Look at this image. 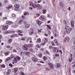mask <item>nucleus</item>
<instances>
[{
  "label": "nucleus",
  "mask_w": 75,
  "mask_h": 75,
  "mask_svg": "<svg viewBox=\"0 0 75 75\" xmlns=\"http://www.w3.org/2000/svg\"><path fill=\"white\" fill-rule=\"evenodd\" d=\"M8 42L9 43H11L12 42V39H10L9 40H8Z\"/></svg>",
  "instance_id": "nucleus-36"
},
{
  "label": "nucleus",
  "mask_w": 75,
  "mask_h": 75,
  "mask_svg": "<svg viewBox=\"0 0 75 75\" xmlns=\"http://www.w3.org/2000/svg\"><path fill=\"white\" fill-rule=\"evenodd\" d=\"M5 67H6V66H5L4 64H2L1 65V68H5Z\"/></svg>",
  "instance_id": "nucleus-41"
},
{
  "label": "nucleus",
  "mask_w": 75,
  "mask_h": 75,
  "mask_svg": "<svg viewBox=\"0 0 75 75\" xmlns=\"http://www.w3.org/2000/svg\"><path fill=\"white\" fill-rule=\"evenodd\" d=\"M22 48L23 50H27V49H28V46L25 45H24L22 47Z\"/></svg>",
  "instance_id": "nucleus-5"
},
{
  "label": "nucleus",
  "mask_w": 75,
  "mask_h": 75,
  "mask_svg": "<svg viewBox=\"0 0 75 75\" xmlns=\"http://www.w3.org/2000/svg\"><path fill=\"white\" fill-rule=\"evenodd\" d=\"M17 32L18 33H23V31L21 30H18L17 31Z\"/></svg>",
  "instance_id": "nucleus-30"
},
{
  "label": "nucleus",
  "mask_w": 75,
  "mask_h": 75,
  "mask_svg": "<svg viewBox=\"0 0 75 75\" xmlns=\"http://www.w3.org/2000/svg\"><path fill=\"white\" fill-rule=\"evenodd\" d=\"M43 59L45 61H46V60L47 59V58L45 56H44L43 57Z\"/></svg>",
  "instance_id": "nucleus-35"
},
{
  "label": "nucleus",
  "mask_w": 75,
  "mask_h": 75,
  "mask_svg": "<svg viewBox=\"0 0 75 75\" xmlns=\"http://www.w3.org/2000/svg\"><path fill=\"white\" fill-rule=\"evenodd\" d=\"M9 74H10V73L8 72V71H7L6 73V75H9Z\"/></svg>",
  "instance_id": "nucleus-59"
},
{
  "label": "nucleus",
  "mask_w": 75,
  "mask_h": 75,
  "mask_svg": "<svg viewBox=\"0 0 75 75\" xmlns=\"http://www.w3.org/2000/svg\"><path fill=\"white\" fill-rule=\"evenodd\" d=\"M42 54L41 53H40L38 55V57L40 58H42Z\"/></svg>",
  "instance_id": "nucleus-25"
},
{
  "label": "nucleus",
  "mask_w": 75,
  "mask_h": 75,
  "mask_svg": "<svg viewBox=\"0 0 75 75\" xmlns=\"http://www.w3.org/2000/svg\"><path fill=\"white\" fill-rule=\"evenodd\" d=\"M54 51L55 52H59V51L58 50V48L57 47H54Z\"/></svg>",
  "instance_id": "nucleus-13"
},
{
  "label": "nucleus",
  "mask_w": 75,
  "mask_h": 75,
  "mask_svg": "<svg viewBox=\"0 0 75 75\" xmlns=\"http://www.w3.org/2000/svg\"><path fill=\"white\" fill-rule=\"evenodd\" d=\"M48 42V40H47V38H45V40L44 41H42V44H45L46 42Z\"/></svg>",
  "instance_id": "nucleus-11"
},
{
  "label": "nucleus",
  "mask_w": 75,
  "mask_h": 75,
  "mask_svg": "<svg viewBox=\"0 0 75 75\" xmlns=\"http://www.w3.org/2000/svg\"><path fill=\"white\" fill-rule=\"evenodd\" d=\"M9 66H10V67H13V65H12V64L10 63L9 64Z\"/></svg>",
  "instance_id": "nucleus-48"
},
{
  "label": "nucleus",
  "mask_w": 75,
  "mask_h": 75,
  "mask_svg": "<svg viewBox=\"0 0 75 75\" xmlns=\"http://www.w3.org/2000/svg\"><path fill=\"white\" fill-rule=\"evenodd\" d=\"M22 18L23 19H24V18H25V16H22Z\"/></svg>",
  "instance_id": "nucleus-56"
},
{
  "label": "nucleus",
  "mask_w": 75,
  "mask_h": 75,
  "mask_svg": "<svg viewBox=\"0 0 75 75\" xmlns=\"http://www.w3.org/2000/svg\"><path fill=\"white\" fill-rule=\"evenodd\" d=\"M21 59V58L20 57H18V56H17L16 57V58L14 60V61L15 63H17V61H20Z\"/></svg>",
  "instance_id": "nucleus-2"
},
{
  "label": "nucleus",
  "mask_w": 75,
  "mask_h": 75,
  "mask_svg": "<svg viewBox=\"0 0 75 75\" xmlns=\"http://www.w3.org/2000/svg\"><path fill=\"white\" fill-rule=\"evenodd\" d=\"M55 56L57 57H59V54L56 53L55 54Z\"/></svg>",
  "instance_id": "nucleus-42"
},
{
  "label": "nucleus",
  "mask_w": 75,
  "mask_h": 75,
  "mask_svg": "<svg viewBox=\"0 0 75 75\" xmlns=\"http://www.w3.org/2000/svg\"><path fill=\"white\" fill-rule=\"evenodd\" d=\"M1 38H2V35H0V40L1 39Z\"/></svg>",
  "instance_id": "nucleus-60"
},
{
  "label": "nucleus",
  "mask_w": 75,
  "mask_h": 75,
  "mask_svg": "<svg viewBox=\"0 0 75 75\" xmlns=\"http://www.w3.org/2000/svg\"><path fill=\"white\" fill-rule=\"evenodd\" d=\"M47 17H48L49 18H50V15L49 14H47Z\"/></svg>",
  "instance_id": "nucleus-61"
},
{
  "label": "nucleus",
  "mask_w": 75,
  "mask_h": 75,
  "mask_svg": "<svg viewBox=\"0 0 75 75\" xmlns=\"http://www.w3.org/2000/svg\"><path fill=\"white\" fill-rule=\"evenodd\" d=\"M4 53L6 56H7V55H8V54H10V52H4Z\"/></svg>",
  "instance_id": "nucleus-21"
},
{
  "label": "nucleus",
  "mask_w": 75,
  "mask_h": 75,
  "mask_svg": "<svg viewBox=\"0 0 75 75\" xmlns=\"http://www.w3.org/2000/svg\"><path fill=\"white\" fill-rule=\"evenodd\" d=\"M71 25L72 27H74V22L73 21H71Z\"/></svg>",
  "instance_id": "nucleus-14"
},
{
  "label": "nucleus",
  "mask_w": 75,
  "mask_h": 75,
  "mask_svg": "<svg viewBox=\"0 0 75 75\" xmlns=\"http://www.w3.org/2000/svg\"><path fill=\"white\" fill-rule=\"evenodd\" d=\"M37 5L35 4H33L32 5V6L34 8H35L36 7Z\"/></svg>",
  "instance_id": "nucleus-17"
},
{
  "label": "nucleus",
  "mask_w": 75,
  "mask_h": 75,
  "mask_svg": "<svg viewBox=\"0 0 75 75\" xmlns=\"http://www.w3.org/2000/svg\"><path fill=\"white\" fill-rule=\"evenodd\" d=\"M23 19H22V20H20L19 22V24H22L23 23Z\"/></svg>",
  "instance_id": "nucleus-28"
},
{
  "label": "nucleus",
  "mask_w": 75,
  "mask_h": 75,
  "mask_svg": "<svg viewBox=\"0 0 75 75\" xmlns=\"http://www.w3.org/2000/svg\"><path fill=\"white\" fill-rule=\"evenodd\" d=\"M59 6L60 7L62 8V9H63V6H64L63 5V4L62 2H60L59 3Z\"/></svg>",
  "instance_id": "nucleus-15"
},
{
  "label": "nucleus",
  "mask_w": 75,
  "mask_h": 75,
  "mask_svg": "<svg viewBox=\"0 0 75 75\" xmlns=\"http://www.w3.org/2000/svg\"><path fill=\"white\" fill-rule=\"evenodd\" d=\"M9 33H10V30L5 31L4 33L5 34H9Z\"/></svg>",
  "instance_id": "nucleus-20"
},
{
  "label": "nucleus",
  "mask_w": 75,
  "mask_h": 75,
  "mask_svg": "<svg viewBox=\"0 0 75 75\" xmlns=\"http://www.w3.org/2000/svg\"><path fill=\"white\" fill-rule=\"evenodd\" d=\"M37 23L38 24H39V25H40V24H41V21H40L39 20H38L37 21Z\"/></svg>",
  "instance_id": "nucleus-27"
},
{
  "label": "nucleus",
  "mask_w": 75,
  "mask_h": 75,
  "mask_svg": "<svg viewBox=\"0 0 75 75\" xmlns=\"http://www.w3.org/2000/svg\"><path fill=\"white\" fill-rule=\"evenodd\" d=\"M36 47L38 48H40V46H39V45H36Z\"/></svg>",
  "instance_id": "nucleus-53"
},
{
  "label": "nucleus",
  "mask_w": 75,
  "mask_h": 75,
  "mask_svg": "<svg viewBox=\"0 0 75 75\" xmlns=\"http://www.w3.org/2000/svg\"><path fill=\"white\" fill-rule=\"evenodd\" d=\"M39 19L41 20H42L43 21H44V20H45V18H44V16H40L39 18Z\"/></svg>",
  "instance_id": "nucleus-12"
},
{
  "label": "nucleus",
  "mask_w": 75,
  "mask_h": 75,
  "mask_svg": "<svg viewBox=\"0 0 75 75\" xmlns=\"http://www.w3.org/2000/svg\"><path fill=\"white\" fill-rule=\"evenodd\" d=\"M54 42L56 44H57L58 43V40L57 39L54 40Z\"/></svg>",
  "instance_id": "nucleus-37"
},
{
  "label": "nucleus",
  "mask_w": 75,
  "mask_h": 75,
  "mask_svg": "<svg viewBox=\"0 0 75 75\" xmlns=\"http://www.w3.org/2000/svg\"><path fill=\"white\" fill-rule=\"evenodd\" d=\"M40 16V14H38L37 15V17H38Z\"/></svg>",
  "instance_id": "nucleus-55"
},
{
  "label": "nucleus",
  "mask_w": 75,
  "mask_h": 75,
  "mask_svg": "<svg viewBox=\"0 0 75 75\" xmlns=\"http://www.w3.org/2000/svg\"><path fill=\"white\" fill-rule=\"evenodd\" d=\"M52 45L53 46H54V45H55V44H54V42L52 41Z\"/></svg>",
  "instance_id": "nucleus-47"
},
{
  "label": "nucleus",
  "mask_w": 75,
  "mask_h": 75,
  "mask_svg": "<svg viewBox=\"0 0 75 75\" xmlns=\"http://www.w3.org/2000/svg\"><path fill=\"white\" fill-rule=\"evenodd\" d=\"M48 65L50 66V67L51 68V69H52L54 68V66L52 64L50 63H48Z\"/></svg>",
  "instance_id": "nucleus-10"
},
{
  "label": "nucleus",
  "mask_w": 75,
  "mask_h": 75,
  "mask_svg": "<svg viewBox=\"0 0 75 75\" xmlns=\"http://www.w3.org/2000/svg\"><path fill=\"white\" fill-rule=\"evenodd\" d=\"M14 6L16 8H18L19 7H20V6H19L18 4H15L14 5Z\"/></svg>",
  "instance_id": "nucleus-19"
},
{
  "label": "nucleus",
  "mask_w": 75,
  "mask_h": 75,
  "mask_svg": "<svg viewBox=\"0 0 75 75\" xmlns=\"http://www.w3.org/2000/svg\"><path fill=\"white\" fill-rule=\"evenodd\" d=\"M37 42H38V43L41 42V39L40 38H38L37 40Z\"/></svg>",
  "instance_id": "nucleus-24"
},
{
  "label": "nucleus",
  "mask_w": 75,
  "mask_h": 75,
  "mask_svg": "<svg viewBox=\"0 0 75 75\" xmlns=\"http://www.w3.org/2000/svg\"><path fill=\"white\" fill-rule=\"evenodd\" d=\"M24 16H28L29 15V13L28 12H26L24 14Z\"/></svg>",
  "instance_id": "nucleus-32"
},
{
  "label": "nucleus",
  "mask_w": 75,
  "mask_h": 75,
  "mask_svg": "<svg viewBox=\"0 0 75 75\" xmlns=\"http://www.w3.org/2000/svg\"><path fill=\"white\" fill-rule=\"evenodd\" d=\"M46 70L47 71H50V68H46Z\"/></svg>",
  "instance_id": "nucleus-43"
},
{
  "label": "nucleus",
  "mask_w": 75,
  "mask_h": 75,
  "mask_svg": "<svg viewBox=\"0 0 75 75\" xmlns=\"http://www.w3.org/2000/svg\"><path fill=\"white\" fill-rule=\"evenodd\" d=\"M8 25H6V26H4L3 27V30H6L8 28Z\"/></svg>",
  "instance_id": "nucleus-9"
},
{
  "label": "nucleus",
  "mask_w": 75,
  "mask_h": 75,
  "mask_svg": "<svg viewBox=\"0 0 75 75\" xmlns=\"http://www.w3.org/2000/svg\"><path fill=\"white\" fill-rule=\"evenodd\" d=\"M70 39L69 37H66L64 38V41L66 43H68Z\"/></svg>",
  "instance_id": "nucleus-4"
},
{
  "label": "nucleus",
  "mask_w": 75,
  "mask_h": 75,
  "mask_svg": "<svg viewBox=\"0 0 75 75\" xmlns=\"http://www.w3.org/2000/svg\"><path fill=\"white\" fill-rule=\"evenodd\" d=\"M47 28H49V29H51V27H50V26L48 25H47Z\"/></svg>",
  "instance_id": "nucleus-52"
},
{
  "label": "nucleus",
  "mask_w": 75,
  "mask_h": 75,
  "mask_svg": "<svg viewBox=\"0 0 75 75\" xmlns=\"http://www.w3.org/2000/svg\"><path fill=\"white\" fill-rule=\"evenodd\" d=\"M8 72H9V73L11 72V70L9 69L8 70Z\"/></svg>",
  "instance_id": "nucleus-54"
},
{
  "label": "nucleus",
  "mask_w": 75,
  "mask_h": 75,
  "mask_svg": "<svg viewBox=\"0 0 75 75\" xmlns=\"http://www.w3.org/2000/svg\"><path fill=\"white\" fill-rule=\"evenodd\" d=\"M40 50L42 51H44V50L43 49V48H42L40 49Z\"/></svg>",
  "instance_id": "nucleus-64"
},
{
  "label": "nucleus",
  "mask_w": 75,
  "mask_h": 75,
  "mask_svg": "<svg viewBox=\"0 0 75 75\" xmlns=\"http://www.w3.org/2000/svg\"><path fill=\"white\" fill-rule=\"evenodd\" d=\"M14 35H11V38H13V37H14Z\"/></svg>",
  "instance_id": "nucleus-46"
},
{
  "label": "nucleus",
  "mask_w": 75,
  "mask_h": 75,
  "mask_svg": "<svg viewBox=\"0 0 75 75\" xmlns=\"http://www.w3.org/2000/svg\"><path fill=\"white\" fill-rule=\"evenodd\" d=\"M55 67L57 68H59L61 67V64L60 63H57L56 64Z\"/></svg>",
  "instance_id": "nucleus-6"
},
{
  "label": "nucleus",
  "mask_w": 75,
  "mask_h": 75,
  "mask_svg": "<svg viewBox=\"0 0 75 75\" xmlns=\"http://www.w3.org/2000/svg\"><path fill=\"white\" fill-rule=\"evenodd\" d=\"M32 38L31 37H28L27 38V41H29L30 42L32 43L33 42V41L31 40H32Z\"/></svg>",
  "instance_id": "nucleus-7"
},
{
  "label": "nucleus",
  "mask_w": 75,
  "mask_h": 75,
  "mask_svg": "<svg viewBox=\"0 0 75 75\" xmlns=\"http://www.w3.org/2000/svg\"><path fill=\"white\" fill-rule=\"evenodd\" d=\"M15 33V31H10V33Z\"/></svg>",
  "instance_id": "nucleus-49"
},
{
  "label": "nucleus",
  "mask_w": 75,
  "mask_h": 75,
  "mask_svg": "<svg viewBox=\"0 0 75 75\" xmlns=\"http://www.w3.org/2000/svg\"><path fill=\"white\" fill-rule=\"evenodd\" d=\"M41 7V5L39 4H38L36 5V7L37 8H40Z\"/></svg>",
  "instance_id": "nucleus-23"
},
{
  "label": "nucleus",
  "mask_w": 75,
  "mask_h": 75,
  "mask_svg": "<svg viewBox=\"0 0 75 75\" xmlns=\"http://www.w3.org/2000/svg\"><path fill=\"white\" fill-rule=\"evenodd\" d=\"M64 22L66 24H67V21H66L65 20H64Z\"/></svg>",
  "instance_id": "nucleus-62"
},
{
  "label": "nucleus",
  "mask_w": 75,
  "mask_h": 75,
  "mask_svg": "<svg viewBox=\"0 0 75 75\" xmlns=\"http://www.w3.org/2000/svg\"><path fill=\"white\" fill-rule=\"evenodd\" d=\"M40 63H42V64H44V62L42 61H40Z\"/></svg>",
  "instance_id": "nucleus-57"
},
{
  "label": "nucleus",
  "mask_w": 75,
  "mask_h": 75,
  "mask_svg": "<svg viewBox=\"0 0 75 75\" xmlns=\"http://www.w3.org/2000/svg\"><path fill=\"white\" fill-rule=\"evenodd\" d=\"M65 29L66 30V32L67 34H69L71 33V32L72 30V28H70L68 26H65Z\"/></svg>",
  "instance_id": "nucleus-1"
},
{
  "label": "nucleus",
  "mask_w": 75,
  "mask_h": 75,
  "mask_svg": "<svg viewBox=\"0 0 75 75\" xmlns=\"http://www.w3.org/2000/svg\"><path fill=\"white\" fill-rule=\"evenodd\" d=\"M49 48H50V49H52V48H53V47L52 46H50L49 47Z\"/></svg>",
  "instance_id": "nucleus-44"
},
{
  "label": "nucleus",
  "mask_w": 75,
  "mask_h": 75,
  "mask_svg": "<svg viewBox=\"0 0 75 75\" xmlns=\"http://www.w3.org/2000/svg\"><path fill=\"white\" fill-rule=\"evenodd\" d=\"M14 70L15 72H17L18 71V68H15L14 69Z\"/></svg>",
  "instance_id": "nucleus-29"
},
{
  "label": "nucleus",
  "mask_w": 75,
  "mask_h": 75,
  "mask_svg": "<svg viewBox=\"0 0 75 75\" xmlns=\"http://www.w3.org/2000/svg\"><path fill=\"white\" fill-rule=\"evenodd\" d=\"M38 33H41V31L40 30H38Z\"/></svg>",
  "instance_id": "nucleus-45"
},
{
  "label": "nucleus",
  "mask_w": 75,
  "mask_h": 75,
  "mask_svg": "<svg viewBox=\"0 0 75 75\" xmlns=\"http://www.w3.org/2000/svg\"><path fill=\"white\" fill-rule=\"evenodd\" d=\"M69 75H71V71H70L69 72Z\"/></svg>",
  "instance_id": "nucleus-63"
},
{
  "label": "nucleus",
  "mask_w": 75,
  "mask_h": 75,
  "mask_svg": "<svg viewBox=\"0 0 75 75\" xmlns=\"http://www.w3.org/2000/svg\"><path fill=\"white\" fill-rule=\"evenodd\" d=\"M10 59V57H8L5 60V61H6V62H8V61H9Z\"/></svg>",
  "instance_id": "nucleus-31"
},
{
  "label": "nucleus",
  "mask_w": 75,
  "mask_h": 75,
  "mask_svg": "<svg viewBox=\"0 0 75 75\" xmlns=\"http://www.w3.org/2000/svg\"><path fill=\"white\" fill-rule=\"evenodd\" d=\"M43 11V14H45L46 13V12H47V10L46 9H43L42 10Z\"/></svg>",
  "instance_id": "nucleus-26"
},
{
  "label": "nucleus",
  "mask_w": 75,
  "mask_h": 75,
  "mask_svg": "<svg viewBox=\"0 0 75 75\" xmlns=\"http://www.w3.org/2000/svg\"><path fill=\"white\" fill-rule=\"evenodd\" d=\"M32 60L33 61V62H37L38 60V59L37 57H33L32 58Z\"/></svg>",
  "instance_id": "nucleus-3"
},
{
  "label": "nucleus",
  "mask_w": 75,
  "mask_h": 75,
  "mask_svg": "<svg viewBox=\"0 0 75 75\" xmlns=\"http://www.w3.org/2000/svg\"><path fill=\"white\" fill-rule=\"evenodd\" d=\"M20 74L21 75H25V74L23 71L20 72Z\"/></svg>",
  "instance_id": "nucleus-38"
},
{
  "label": "nucleus",
  "mask_w": 75,
  "mask_h": 75,
  "mask_svg": "<svg viewBox=\"0 0 75 75\" xmlns=\"http://www.w3.org/2000/svg\"><path fill=\"white\" fill-rule=\"evenodd\" d=\"M6 23L8 25H11V24H13V22L8 21L6 22Z\"/></svg>",
  "instance_id": "nucleus-8"
},
{
  "label": "nucleus",
  "mask_w": 75,
  "mask_h": 75,
  "mask_svg": "<svg viewBox=\"0 0 75 75\" xmlns=\"http://www.w3.org/2000/svg\"><path fill=\"white\" fill-rule=\"evenodd\" d=\"M41 1H42V0H40L39 1H38V3H41Z\"/></svg>",
  "instance_id": "nucleus-58"
},
{
  "label": "nucleus",
  "mask_w": 75,
  "mask_h": 75,
  "mask_svg": "<svg viewBox=\"0 0 75 75\" xmlns=\"http://www.w3.org/2000/svg\"><path fill=\"white\" fill-rule=\"evenodd\" d=\"M28 47L29 48L30 47H33V44H29L28 45Z\"/></svg>",
  "instance_id": "nucleus-34"
},
{
  "label": "nucleus",
  "mask_w": 75,
  "mask_h": 75,
  "mask_svg": "<svg viewBox=\"0 0 75 75\" xmlns=\"http://www.w3.org/2000/svg\"><path fill=\"white\" fill-rule=\"evenodd\" d=\"M14 37H18V35L16 34H14Z\"/></svg>",
  "instance_id": "nucleus-39"
},
{
  "label": "nucleus",
  "mask_w": 75,
  "mask_h": 75,
  "mask_svg": "<svg viewBox=\"0 0 75 75\" xmlns=\"http://www.w3.org/2000/svg\"><path fill=\"white\" fill-rule=\"evenodd\" d=\"M12 8V5H9L8 6V7H6L7 9L8 10H9V8Z\"/></svg>",
  "instance_id": "nucleus-16"
},
{
  "label": "nucleus",
  "mask_w": 75,
  "mask_h": 75,
  "mask_svg": "<svg viewBox=\"0 0 75 75\" xmlns=\"http://www.w3.org/2000/svg\"><path fill=\"white\" fill-rule=\"evenodd\" d=\"M23 23L24 24H27V22L26 21H24Z\"/></svg>",
  "instance_id": "nucleus-50"
},
{
  "label": "nucleus",
  "mask_w": 75,
  "mask_h": 75,
  "mask_svg": "<svg viewBox=\"0 0 75 75\" xmlns=\"http://www.w3.org/2000/svg\"><path fill=\"white\" fill-rule=\"evenodd\" d=\"M12 17H14V18L16 17V15L14 14H13L12 15Z\"/></svg>",
  "instance_id": "nucleus-40"
},
{
  "label": "nucleus",
  "mask_w": 75,
  "mask_h": 75,
  "mask_svg": "<svg viewBox=\"0 0 75 75\" xmlns=\"http://www.w3.org/2000/svg\"><path fill=\"white\" fill-rule=\"evenodd\" d=\"M13 52H17V51H16V49H14L13 50Z\"/></svg>",
  "instance_id": "nucleus-51"
},
{
  "label": "nucleus",
  "mask_w": 75,
  "mask_h": 75,
  "mask_svg": "<svg viewBox=\"0 0 75 75\" xmlns=\"http://www.w3.org/2000/svg\"><path fill=\"white\" fill-rule=\"evenodd\" d=\"M21 40H22V41H24V40H25V39L23 38H22V39H21L20 38H19L18 39V40L19 41H21Z\"/></svg>",
  "instance_id": "nucleus-33"
},
{
  "label": "nucleus",
  "mask_w": 75,
  "mask_h": 75,
  "mask_svg": "<svg viewBox=\"0 0 75 75\" xmlns=\"http://www.w3.org/2000/svg\"><path fill=\"white\" fill-rule=\"evenodd\" d=\"M33 30H32L31 31H30L29 33V35H32L33 34Z\"/></svg>",
  "instance_id": "nucleus-22"
},
{
  "label": "nucleus",
  "mask_w": 75,
  "mask_h": 75,
  "mask_svg": "<svg viewBox=\"0 0 75 75\" xmlns=\"http://www.w3.org/2000/svg\"><path fill=\"white\" fill-rule=\"evenodd\" d=\"M72 54H71V58H69V62H72Z\"/></svg>",
  "instance_id": "nucleus-18"
}]
</instances>
